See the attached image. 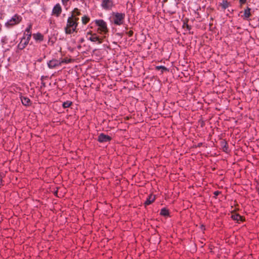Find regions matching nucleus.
<instances>
[{"mask_svg":"<svg viewBox=\"0 0 259 259\" xmlns=\"http://www.w3.org/2000/svg\"><path fill=\"white\" fill-rule=\"evenodd\" d=\"M78 20V18H73V17L68 18L67 25L65 28L66 33L71 34L75 31L77 26V21Z\"/></svg>","mask_w":259,"mask_h":259,"instance_id":"nucleus-1","label":"nucleus"},{"mask_svg":"<svg viewBox=\"0 0 259 259\" xmlns=\"http://www.w3.org/2000/svg\"><path fill=\"white\" fill-rule=\"evenodd\" d=\"M125 15L123 13H113V20L114 23L118 25L122 24L123 22Z\"/></svg>","mask_w":259,"mask_h":259,"instance_id":"nucleus-2","label":"nucleus"},{"mask_svg":"<svg viewBox=\"0 0 259 259\" xmlns=\"http://www.w3.org/2000/svg\"><path fill=\"white\" fill-rule=\"evenodd\" d=\"M21 21V17L18 15H15L12 17L6 23L7 26H12L14 25L17 24Z\"/></svg>","mask_w":259,"mask_h":259,"instance_id":"nucleus-3","label":"nucleus"},{"mask_svg":"<svg viewBox=\"0 0 259 259\" xmlns=\"http://www.w3.org/2000/svg\"><path fill=\"white\" fill-rule=\"evenodd\" d=\"M30 39V37L29 34H28V36H24L18 45V48L20 49H24L28 45Z\"/></svg>","mask_w":259,"mask_h":259,"instance_id":"nucleus-4","label":"nucleus"},{"mask_svg":"<svg viewBox=\"0 0 259 259\" xmlns=\"http://www.w3.org/2000/svg\"><path fill=\"white\" fill-rule=\"evenodd\" d=\"M96 23L100 27L101 31L105 32L107 30V26L106 23L102 20H98L96 21Z\"/></svg>","mask_w":259,"mask_h":259,"instance_id":"nucleus-5","label":"nucleus"},{"mask_svg":"<svg viewBox=\"0 0 259 259\" xmlns=\"http://www.w3.org/2000/svg\"><path fill=\"white\" fill-rule=\"evenodd\" d=\"M48 67L50 68H53L56 66L61 65L60 60H52L48 63Z\"/></svg>","mask_w":259,"mask_h":259,"instance_id":"nucleus-6","label":"nucleus"},{"mask_svg":"<svg viewBox=\"0 0 259 259\" xmlns=\"http://www.w3.org/2000/svg\"><path fill=\"white\" fill-rule=\"evenodd\" d=\"M111 140V138L103 134H100L98 137V141L100 142H106L109 141Z\"/></svg>","mask_w":259,"mask_h":259,"instance_id":"nucleus-7","label":"nucleus"},{"mask_svg":"<svg viewBox=\"0 0 259 259\" xmlns=\"http://www.w3.org/2000/svg\"><path fill=\"white\" fill-rule=\"evenodd\" d=\"M102 5L104 8L109 9L112 7L113 4L110 0H103Z\"/></svg>","mask_w":259,"mask_h":259,"instance_id":"nucleus-8","label":"nucleus"},{"mask_svg":"<svg viewBox=\"0 0 259 259\" xmlns=\"http://www.w3.org/2000/svg\"><path fill=\"white\" fill-rule=\"evenodd\" d=\"M62 9L60 5L58 4L55 6L53 9V13L55 15H56V16H58L61 12Z\"/></svg>","mask_w":259,"mask_h":259,"instance_id":"nucleus-9","label":"nucleus"},{"mask_svg":"<svg viewBox=\"0 0 259 259\" xmlns=\"http://www.w3.org/2000/svg\"><path fill=\"white\" fill-rule=\"evenodd\" d=\"M89 39L93 42H95V41H98L99 44H101L102 42V41L96 35V34L91 35V36L89 38Z\"/></svg>","mask_w":259,"mask_h":259,"instance_id":"nucleus-10","label":"nucleus"},{"mask_svg":"<svg viewBox=\"0 0 259 259\" xmlns=\"http://www.w3.org/2000/svg\"><path fill=\"white\" fill-rule=\"evenodd\" d=\"M155 197L153 195H150L149 196L148 198L147 199V200L145 202V205H149L152 202H153L155 200Z\"/></svg>","mask_w":259,"mask_h":259,"instance_id":"nucleus-11","label":"nucleus"},{"mask_svg":"<svg viewBox=\"0 0 259 259\" xmlns=\"http://www.w3.org/2000/svg\"><path fill=\"white\" fill-rule=\"evenodd\" d=\"M231 217L234 220L237 222L243 221L242 217L238 214H233Z\"/></svg>","mask_w":259,"mask_h":259,"instance_id":"nucleus-12","label":"nucleus"},{"mask_svg":"<svg viewBox=\"0 0 259 259\" xmlns=\"http://www.w3.org/2000/svg\"><path fill=\"white\" fill-rule=\"evenodd\" d=\"M22 104L25 106H28L30 103V100L27 97H23L21 98Z\"/></svg>","mask_w":259,"mask_h":259,"instance_id":"nucleus-13","label":"nucleus"},{"mask_svg":"<svg viewBox=\"0 0 259 259\" xmlns=\"http://www.w3.org/2000/svg\"><path fill=\"white\" fill-rule=\"evenodd\" d=\"M31 29V24H29L28 27L26 29L25 32L24 33V36H28V34H29L30 37L31 36V33L30 32V30Z\"/></svg>","mask_w":259,"mask_h":259,"instance_id":"nucleus-14","label":"nucleus"},{"mask_svg":"<svg viewBox=\"0 0 259 259\" xmlns=\"http://www.w3.org/2000/svg\"><path fill=\"white\" fill-rule=\"evenodd\" d=\"M250 15V9L247 8V9L245 10L244 13V16L245 18H248Z\"/></svg>","mask_w":259,"mask_h":259,"instance_id":"nucleus-15","label":"nucleus"},{"mask_svg":"<svg viewBox=\"0 0 259 259\" xmlns=\"http://www.w3.org/2000/svg\"><path fill=\"white\" fill-rule=\"evenodd\" d=\"M79 14L80 12H79L78 10L76 8L72 11V15L71 17H73V18H76V16L79 15Z\"/></svg>","mask_w":259,"mask_h":259,"instance_id":"nucleus-16","label":"nucleus"},{"mask_svg":"<svg viewBox=\"0 0 259 259\" xmlns=\"http://www.w3.org/2000/svg\"><path fill=\"white\" fill-rule=\"evenodd\" d=\"M33 37L36 40H42V36L40 33L34 34Z\"/></svg>","mask_w":259,"mask_h":259,"instance_id":"nucleus-17","label":"nucleus"},{"mask_svg":"<svg viewBox=\"0 0 259 259\" xmlns=\"http://www.w3.org/2000/svg\"><path fill=\"white\" fill-rule=\"evenodd\" d=\"M69 1L70 0H61L62 5L66 8V9H67L69 7Z\"/></svg>","mask_w":259,"mask_h":259,"instance_id":"nucleus-18","label":"nucleus"},{"mask_svg":"<svg viewBox=\"0 0 259 259\" xmlns=\"http://www.w3.org/2000/svg\"><path fill=\"white\" fill-rule=\"evenodd\" d=\"M72 104V102L69 101L65 102L63 104V107L64 108L69 107Z\"/></svg>","mask_w":259,"mask_h":259,"instance_id":"nucleus-19","label":"nucleus"},{"mask_svg":"<svg viewBox=\"0 0 259 259\" xmlns=\"http://www.w3.org/2000/svg\"><path fill=\"white\" fill-rule=\"evenodd\" d=\"M160 214L162 215L166 216L168 214V210L165 208H163L161 210Z\"/></svg>","mask_w":259,"mask_h":259,"instance_id":"nucleus-20","label":"nucleus"},{"mask_svg":"<svg viewBox=\"0 0 259 259\" xmlns=\"http://www.w3.org/2000/svg\"><path fill=\"white\" fill-rule=\"evenodd\" d=\"M71 59H64L60 61L61 65L63 63H68L71 62Z\"/></svg>","mask_w":259,"mask_h":259,"instance_id":"nucleus-21","label":"nucleus"},{"mask_svg":"<svg viewBox=\"0 0 259 259\" xmlns=\"http://www.w3.org/2000/svg\"><path fill=\"white\" fill-rule=\"evenodd\" d=\"M89 21V18L87 16H83L82 17V22L83 24H86Z\"/></svg>","mask_w":259,"mask_h":259,"instance_id":"nucleus-22","label":"nucleus"},{"mask_svg":"<svg viewBox=\"0 0 259 259\" xmlns=\"http://www.w3.org/2000/svg\"><path fill=\"white\" fill-rule=\"evenodd\" d=\"M156 69L157 70H161V72H163V71H166L167 70V69L166 67H165L164 66H157L156 67Z\"/></svg>","mask_w":259,"mask_h":259,"instance_id":"nucleus-23","label":"nucleus"},{"mask_svg":"<svg viewBox=\"0 0 259 259\" xmlns=\"http://www.w3.org/2000/svg\"><path fill=\"white\" fill-rule=\"evenodd\" d=\"M133 33V32L132 31H130L128 32L129 35H130V36L132 35Z\"/></svg>","mask_w":259,"mask_h":259,"instance_id":"nucleus-24","label":"nucleus"},{"mask_svg":"<svg viewBox=\"0 0 259 259\" xmlns=\"http://www.w3.org/2000/svg\"><path fill=\"white\" fill-rule=\"evenodd\" d=\"M1 30H2V26H1V25L0 24V31H1Z\"/></svg>","mask_w":259,"mask_h":259,"instance_id":"nucleus-25","label":"nucleus"},{"mask_svg":"<svg viewBox=\"0 0 259 259\" xmlns=\"http://www.w3.org/2000/svg\"><path fill=\"white\" fill-rule=\"evenodd\" d=\"M215 194L216 195H217V194H218V192H215Z\"/></svg>","mask_w":259,"mask_h":259,"instance_id":"nucleus-26","label":"nucleus"},{"mask_svg":"<svg viewBox=\"0 0 259 259\" xmlns=\"http://www.w3.org/2000/svg\"><path fill=\"white\" fill-rule=\"evenodd\" d=\"M241 1H243V0H241Z\"/></svg>","mask_w":259,"mask_h":259,"instance_id":"nucleus-27","label":"nucleus"}]
</instances>
